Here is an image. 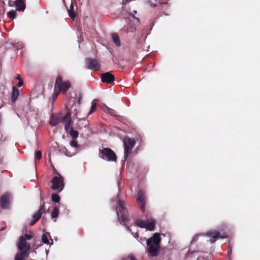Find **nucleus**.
<instances>
[{
    "label": "nucleus",
    "mask_w": 260,
    "mask_h": 260,
    "mask_svg": "<svg viewBox=\"0 0 260 260\" xmlns=\"http://www.w3.org/2000/svg\"><path fill=\"white\" fill-rule=\"evenodd\" d=\"M62 114L58 113L57 114H52L50 117L49 123L52 126H56L59 123L61 122Z\"/></svg>",
    "instance_id": "obj_15"
},
{
    "label": "nucleus",
    "mask_w": 260,
    "mask_h": 260,
    "mask_svg": "<svg viewBox=\"0 0 260 260\" xmlns=\"http://www.w3.org/2000/svg\"><path fill=\"white\" fill-rule=\"evenodd\" d=\"M20 237H23L25 240H29L33 237V233L31 232H29L28 233H25L24 235L21 236Z\"/></svg>",
    "instance_id": "obj_25"
},
{
    "label": "nucleus",
    "mask_w": 260,
    "mask_h": 260,
    "mask_svg": "<svg viewBox=\"0 0 260 260\" xmlns=\"http://www.w3.org/2000/svg\"><path fill=\"white\" fill-rule=\"evenodd\" d=\"M132 17L134 19H135L136 20V21H137V23H140L139 19L138 18H137L136 17H135L134 16V15H132Z\"/></svg>",
    "instance_id": "obj_41"
},
{
    "label": "nucleus",
    "mask_w": 260,
    "mask_h": 260,
    "mask_svg": "<svg viewBox=\"0 0 260 260\" xmlns=\"http://www.w3.org/2000/svg\"><path fill=\"white\" fill-rule=\"evenodd\" d=\"M51 199L53 202L58 203L60 201V197L57 193H53L51 196Z\"/></svg>",
    "instance_id": "obj_27"
},
{
    "label": "nucleus",
    "mask_w": 260,
    "mask_h": 260,
    "mask_svg": "<svg viewBox=\"0 0 260 260\" xmlns=\"http://www.w3.org/2000/svg\"><path fill=\"white\" fill-rule=\"evenodd\" d=\"M45 202L43 201V199L42 197H41V205H40V208H39V210L37 211L39 213H40L41 215H42V214L43 213H45L46 212V209L45 208Z\"/></svg>",
    "instance_id": "obj_23"
},
{
    "label": "nucleus",
    "mask_w": 260,
    "mask_h": 260,
    "mask_svg": "<svg viewBox=\"0 0 260 260\" xmlns=\"http://www.w3.org/2000/svg\"><path fill=\"white\" fill-rule=\"evenodd\" d=\"M100 157L107 161H116L117 156L115 153L110 148H103L99 150Z\"/></svg>",
    "instance_id": "obj_4"
},
{
    "label": "nucleus",
    "mask_w": 260,
    "mask_h": 260,
    "mask_svg": "<svg viewBox=\"0 0 260 260\" xmlns=\"http://www.w3.org/2000/svg\"><path fill=\"white\" fill-rule=\"evenodd\" d=\"M16 0H9L8 5L9 7H13L16 5Z\"/></svg>",
    "instance_id": "obj_34"
},
{
    "label": "nucleus",
    "mask_w": 260,
    "mask_h": 260,
    "mask_svg": "<svg viewBox=\"0 0 260 260\" xmlns=\"http://www.w3.org/2000/svg\"><path fill=\"white\" fill-rule=\"evenodd\" d=\"M232 248L231 247H229V249L228 250V253L229 255H230L232 254Z\"/></svg>",
    "instance_id": "obj_42"
},
{
    "label": "nucleus",
    "mask_w": 260,
    "mask_h": 260,
    "mask_svg": "<svg viewBox=\"0 0 260 260\" xmlns=\"http://www.w3.org/2000/svg\"><path fill=\"white\" fill-rule=\"evenodd\" d=\"M117 215L120 219V223L126 225L128 220L127 210L125 207V204L123 201L119 200L116 207Z\"/></svg>",
    "instance_id": "obj_2"
},
{
    "label": "nucleus",
    "mask_w": 260,
    "mask_h": 260,
    "mask_svg": "<svg viewBox=\"0 0 260 260\" xmlns=\"http://www.w3.org/2000/svg\"><path fill=\"white\" fill-rule=\"evenodd\" d=\"M123 143L124 146V160H126L136 144V141L134 138L126 137L123 138Z\"/></svg>",
    "instance_id": "obj_3"
},
{
    "label": "nucleus",
    "mask_w": 260,
    "mask_h": 260,
    "mask_svg": "<svg viewBox=\"0 0 260 260\" xmlns=\"http://www.w3.org/2000/svg\"><path fill=\"white\" fill-rule=\"evenodd\" d=\"M70 144L73 147L77 148L78 147V142L76 139H72Z\"/></svg>",
    "instance_id": "obj_32"
},
{
    "label": "nucleus",
    "mask_w": 260,
    "mask_h": 260,
    "mask_svg": "<svg viewBox=\"0 0 260 260\" xmlns=\"http://www.w3.org/2000/svg\"><path fill=\"white\" fill-rule=\"evenodd\" d=\"M23 85V80H20V81H19V82H18V83L17 85V86L20 87H21Z\"/></svg>",
    "instance_id": "obj_39"
},
{
    "label": "nucleus",
    "mask_w": 260,
    "mask_h": 260,
    "mask_svg": "<svg viewBox=\"0 0 260 260\" xmlns=\"http://www.w3.org/2000/svg\"><path fill=\"white\" fill-rule=\"evenodd\" d=\"M110 52L111 53V54L113 55V53L112 52V51H110Z\"/></svg>",
    "instance_id": "obj_49"
},
{
    "label": "nucleus",
    "mask_w": 260,
    "mask_h": 260,
    "mask_svg": "<svg viewBox=\"0 0 260 260\" xmlns=\"http://www.w3.org/2000/svg\"><path fill=\"white\" fill-rule=\"evenodd\" d=\"M13 200L12 194L11 193L5 192L0 198V206L3 209H10Z\"/></svg>",
    "instance_id": "obj_7"
},
{
    "label": "nucleus",
    "mask_w": 260,
    "mask_h": 260,
    "mask_svg": "<svg viewBox=\"0 0 260 260\" xmlns=\"http://www.w3.org/2000/svg\"><path fill=\"white\" fill-rule=\"evenodd\" d=\"M16 79H17V80H18L19 81H20V80H22V79H21V76H20V75H19V74H18V75H17Z\"/></svg>",
    "instance_id": "obj_43"
},
{
    "label": "nucleus",
    "mask_w": 260,
    "mask_h": 260,
    "mask_svg": "<svg viewBox=\"0 0 260 260\" xmlns=\"http://www.w3.org/2000/svg\"><path fill=\"white\" fill-rule=\"evenodd\" d=\"M42 158V152L41 151H37L35 153V159L40 160Z\"/></svg>",
    "instance_id": "obj_33"
},
{
    "label": "nucleus",
    "mask_w": 260,
    "mask_h": 260,
    "mask_svg": "<svg viewBox=\"0 0 260 260\" xmlns=\"http://www.w3.org/2000/svg\"><path fill=\"white\" fill-rule=\"evenodd\" d=\"M160 234L158 233H154L147 240V251L149 256L155 257L158 255L160 249Z\"/></svg>",
    "instance_id": "obj_1"
},
{
    "label": "nucleus",
    "mask_w": 260,
    "mask_h": 260,
    "mask_svg": "<svg viewBox=\"0 0 260 260\" xmlns=\"http://www.w3.org/2000/svg\"><path fill=\"white\" fill-rule=\"evenodd\" d=\"M47 234L49 235L48 233L43 234L42 236V241L43 243L49 244V242L48 239V237Z\"/></svg>",
    "instance_id": "obj_28"
},
{
    "label": "nucleus",
    "mask_w": 260,
    "mask_h": 260,
    "mask_svg": "<svg viewBox=\"0 0 260 260\" xmlns=\"http://www.w3.org/2000/svg\"><path fill=\"white\" fill-rule=\"evenodd\" d=\"M127 230H128L129 231H131V229H130L128 226H127Z\"/></svg>",
    "instance_id": "obj_50"
},
{
    "label": "nucleus",
    "mask_w": 260,
    "mask_h": 260,
    "mask_svg": "<svg viewBox=\"0 0 260 260\" xmlns=\"http://www.w3.org/2000/svg\"><path fill=\"white\" fill-rule=\"evenodd\" d=\"M37 221H36L35 219H33V220H32L30 223H29V225L30 226H32L34 225Z\"/></svg>",
    "instance_id": "obj_40"
},
{
    "label": "nucleus",
    "mask_w": 260,
    "mask_h": 260,
    "mask_svg": "<svg viewBox=\"0 0 260 260\" xmlns=\"http://www.w3.org/2000/svg\"><path fill=\"white\" fill-rule=\"evenodd\" d=\"M74 110H75V111H77V109H74ZM75 114V115H77V111H76Z\"/></svg>",
    "instance_id": "obj_47"
},
{
    "label": "nucleus",
    "mask_w": 260,
    "mask_h": 260,
    "mask_svg": "<svg viewBox=\"0 0 260 260\" xmlns=\"http://www.w3.org/2000/svg\"><path fill=\"white\" fill-rule=\"evenodd\" d=\"M81 100H82V96L81 95H80L78 99V101H77V105H75V106L76 107V108H78L79 107V106L81 104Z\"/></svg>",
    "instance_id": "obj_36"
},
{
    "label": "nucleus",
    "mask_w": 260,
    "mask_h": 260,
    "mask_svg": "<svg viewBox=\"0 0 260 260\" xmlns=\"http://www.w3.org/2000/svg\"><path fill=\"white\" fill-rule=\"evenodd\" d=\"M111 37L113 42L115 44L117 47H119L121 45V42L119 36L116 33H112Z\"/></svg>",
    "instance_id": "obj_21"
},
{
    "label": "nucleus",
    "mask_w": 260,
    "mask_h": 260,
    "mask_svg": "<svg viewBox=\"0 0 260 260\" xmlns=\"http://www.w3.org/2000/svg\"><path fill=\"white\" fill-rule=\"evenodd\" d=\"M206 235L210 237V242L211 243H214L218 239H223L226 237L225 236L220 235V233L216 231H208Z\"/></svg>",
    "instance_id": "obj_12"
},
{
    "label": "nucleus",
    "mask_w": 260,
    "mask_h": 260,
    "mask_svg": "<svg viewBox=\"0 0 260 260\" xmlns=\"http://www.w3.org/2000/svg\"><path fill=\"white\" fill-rule=\"evenodd\" d=\"M124 29L127 31V32H134L135 30H136V28L135 27H129L128 26H127L126 28L124 27Z\"/></svg>",
    "instance_id": "obj_35"
},
{
    "label": "nucleus",
    "mask_w": 260,
    "mask_h": 260,
    "mask_svg": "<svg viewBox=\"0 0 260 260\" xmlns=\"http://www.w3.org/2000/svg\"><path fill=\"white\" fill-rule=\"evenodd\" d=\"M28 252L22 250H20L15 256V260H24L28 256Z\"/></svg>",
    "instance_id": "obj_16"
},
{
    "label": "nucleus",
    "mask_w": 260,
    "mask_h": 260,
    "mask_svg": "<svg viewBox=\"0 0 260 260\" xmlns=\"http://www.w3.org/2000/svg\"><path fill=\"white\" fill-rule=\"evenodd\" d=\"M64 126L66 132H68L70 128L73 126V121L71 119V114L70 112H67L63 116H62L61 121Z\"/></svg>",
    "instance_id": "obj_11"
},
{
    "label": "nucleus",
    "mask_w": 260,
    "mask_h": 260,
    "mask_svg": "<svg viewBox=\"0 0 260 260\" xmlns=\"http://www.w3.org/2000/svg\"><path fill=\"white\" fill-rule=\"evenodd\" d=\"M69 133L72 139H76L79 136V133L77 130H75L73 127L70 128V130L68 132H66Z\"/></svg>",
    "instance_id": "obj_20"
},
{
    "label": "nucleus",
    "mask_w": 260,
    "mask_h": 260,
    "mask_svg": "<svg viewBox=\"0 0 260 260\" xmlns=\"http://www.w3.org/2000/svg\"><path fill=\"white\" fill-rule=\"evenodd\" d=\"M146 203V198L145 193L140 190L137 194V203L140 209L145 213V207Z\"/></svg>",
    "instance_id": "obj_10"
},
{
    "label": "nucleus",
    "mask_w": 260,
    "mask_h": 260,
    "mask_svg": "<svg viewBox=\"0 0 260 260\" xmlns=\"http://www.w3.org/2000/svg\"><path fill=\"white\" fill-rule=\"evenodd\" d=\"M101 81L103 83L112 84L115 80V77L110 72L103 73L101 76Z\"/></svg>",
    "instance_id": "obj_14"
},
{
    "label": "nucleus",
    "mask_w": 260,
    "mask_h": 260,
    "mask_svg": "<svg viewBox=\"0 0 260 260\" xmlns=\"http://www.w3.org/2000/svg\"><path fill=\"white\" fill-rule=\"evenodd\" d=\"M197 237V236H196L195 237H194L193 238L192 241H195L196 240Z\"/></svg>",
    "instance_id": "obj_45"
},
{
    "label": "nucleus",
    "mask_w": 260,
    "mask_h": 260,
    "mask_svg": "<svg viewBox=\"0 0 260 260\" xmlns=\"http://www.w3.org/2000/svg\"><path fill=\"white\" fill-rule=\"evenodd\" d=\"M57 176H54L51 180V189L60 192L64 187L63 178L58 172Z\"/></svg>",
    "instance_id": "obj_6"
},
{
    "label": "nucleus",
    "mask_w": 260,
    "mask_h": 260,
    "mask_svg": "<svg viewBox=\"0 0 260 260\" xmlns=\"http://www.w3.org/2000/svg\"><path fill=\"white\" fill-rule=\"evenodd\" d=\"M17 247L19 250L29 252L30 249V245L26 242L23 237H20Z\"/></svg>",
    "instance_id": "obj_13"
},
{
    "label": "nucleus",
    "mask_w": 260,
    "mask_h": 260,
    "mask_svg": "<svg viewBox=\"0 0 260 260\" xmlns=\"http://www.w3.org/2000/svg\"><path fill=\"white\" fill-rule=\"evenodd\" d=\"M68 12L70 18L74 20L76 17V14L74 12V7L72 3L70 5V9L68 10Z\"/></svg>",
    "instance_id": "obj_22"
},
{
    "label": "nucleus",
    "mask_w": 260,
    "mask_h": 260,
    "mask_svg": "<svg viewBox=\"0 0 260 260\" xmlns=\"http://www.w3.org/2000/svg\"><path fill=\"white\" fill-rule=\"evenodd\" d=\"M19 95V91L16 87H13L11 95V101L12 103L16 102Z\"/></svg>",
    "instance_id": "obj_19"
},
{
    "label": "nucleus",
    "mask_w": 260,
    "mask_h": 260,
    "mask_svg": "<svg viewBox=\"0 0 260 260\" xmlns=\"http://www.w3.org/2000/svg\"><path fill=\"white\" fill-rule=\"evenodd\" d=\"M2 17V13L0 12V22L1 21Z\"/></svg>",
    "instance_id": "obj_46"
},
{
    "label": "nucleus",
    "mask_w": 260,
    "mask_h": 260,
    "mask_svg": "<svg viewBox=\"0 0 260 260\" xmlns=\"http://www.w3.org/2000/svg\"><path fill=\"white\" fill-rule=\"evenodd\" d=\"M59 214V209L57 207H54L51 212V217L52 218H56Z\"/></svg>",
    "instance_id": "obj_24"
},
{
    "label": "nucleus",
    "mask_w": 260,
    "mask_h": 260,
    "mask_svg": "<svg viewBox=\"0 0 260 260\" xmlns=\"http://www.w3.org/2000/svg\"><path fill=\"white\" fill-rule=\"evenodd\" d=\"M85 62L88 69L99 71L101 69V64L99 59L88 57L85 58Z\"/></svg>",
    "instance_id": "obj_9"
},
{
    "label": "nucleus",
    "mask_w": 260,
    "mask_h": 260,
    "mask_svg": "<svg viewBox=\"0 0 260 260\" xmlns=\"http://www.w3.org/2000/svg\"><path fill=\"white\" fill-rule=\"evenodd\" d=\"M136 224L140 228H145L149 231H153L155 228V220L151 218L146 220H137Z\"/></svg>",
    "instance_id": "obj_8"
},
{
    "label": "nucleus",
    "mask_w": 260,
    "mask_h": 260,
    "mask_svg": "<svg viewBox=\"0 0 260 260\" xmlns=\"http://www.w3.org/2000/svg\"><path fill=\"white\" fill-rule=\"evenodd\" d=\"M77 128H78V129H81V127H80V126H79V125H78V126L77 127Z\"/></svg>",
    "instance_id": "obj_48"
},
{
    "label": "nucleus",
    "mask_w": 260,
    "mask_h": 260,
    "mask_svg": "<svg viewBox=\"0 0 260 260\" xmlns=\"http://www.w3.org/2000/svg\"><path fill=\"white\" fill-rule=\"evenodd\" d=\"M41 216L42 215H41V214L38 212H37L33 215L32 218L36 221H38L41 218Z\"/></svg>",
    "instance_id": "obj_31"
},
{
    "label": "nucleus",
    "mask_w": 260,
    "mask_h": 260,
    "mask_svg": "<svg viewBox=\"0 0 260 260\" xmlns=\"http://www.w3.org/2000/svg\"><path fill=\"white\" fill-rule=\"evenodd\" d=\"M112 60L114 62H116V60H117V59L116 58H115V59H114V57L112 58Z\"/></svg>",
    "instance_id": "obj_44"
},
{
    "label": "nucleus",
    "mask_w": 260,
    "mask_h": 260,
    "mask_svg": "<svg viewBox=\"0 0 260 260\" xmlns=\"http://www.w3.org/2000/svg\"><path fill=\"white\" fill-rule=\"evenodd\" d=\"M71 86V83L69 81H63L61 76H57L55 84L56 89H57L60 92L66 94Z\"/></svg>",
    "instance_id": "obj_5"
},
{
    "label": "nucleus",
    "mask_w": 260,
    "mask_h": 260,
    "mask_svg": "<svg viewBox=\"0 0 260 260\" xmlns=\"http://www.w3.org/2000/svg\"><path fill=\"white\" fill-rule=\"evenodd\" d=\"M7 15L9 18L13 19L16 17L17 13L15 11L12 10L7 13Z\"/></svg>",
    "instance_id": "obj_26"
},
{
    "label": "nucleus",
    "mask_w": 260,
    "mask_h": 260,
    "mask_svg": "<svg viewBox=\"0 0 260 260\" xmlns=\"http://www.w3.org/2000/svg\"><path fill=\"white\" fill-rule=\"evenodd\" d=\"M96 108V105L95 103H94L93 101L91 103V107L90 110V111L88 113V115H90L92 114L93 112L95 111V109Z\"/></svg>",
    "instance_id": "obj_30"
},
{
    "label": "nucleus",
    "mask_w": 260,
    "mask_h": 260,
    "mask_svg": "<svg viewBox=\"0 0 260 260\" xmlns=\"http://www.w3.org/2000/svg\"><path fill=\"white\" fill-rule=\"evenodd\" d=\"M108 110H109V114L110 115H113V116L115 115H114L115 111L114 110L111 109H109L108 108Z\"/></svg>",
    "instance_id": "obj_37"
},
{
    "label": "nucleus",
    "mask_w": 260,
    "mask_h": 260,
    "mask_svg": "<svg viewBox=\"0 0 260 260\" xmlns=\"http://www.w3.org/2000/svg\"><path fill=\"white\" fill-rule=\"evenodd\" d=\"M60 93V91L58 90L57 89L55 88V91L53 93V94L52 95V101L53 102L55 101V100L57 99V96H58L59 94Z\"/></svg>",
    "instance_id": "obj_29"
},
{
    "label": "nucleus",
    "mask_w": 260,
    "mask_h": 260,
    "mask_svg": "<svg viewBox=\"0 0 260 260\" xmlns=\"http://www.w3.org/2000/svg\"><path fill=\"white\" fill-rule=\"evenodd\" d=\"M24 45L21 42H18L17 43H7L6 47L10 49L14 48L15 49H22Z\"/></svg>",
    "instance_id": "obj_18"
},
{
    "label": "nucleus",
    "mask_w": 260,
    "mask_h": 260,
    "mask_svg": "<svg viewBox=\"0 0 260 260\" xmlns=\"http://www.w3.org/2000/svg\"><path fill=\"white\" fill-rule=\"evenodd\" d=\"M16 7L18 11H24L25 9V0H16Z\"/></svg>",
    "instance_id": "obj_17"
},
{
    "label": "nucleus",
    "mask_w": 260,
    "mask_h": 260,
    "mask_svg": "<svg viewBox=\"0 0 260 260\" xmlns=\"http://www.w3.org/2000/svg\"><path fill=\"white\" fill-rule=\"evenodd\" d=\"M128 258L130 259V260H137L136 257L132 254L128 255Z\"/></svg>",
    "instance_id": "obj_38"
}]
</instances>
